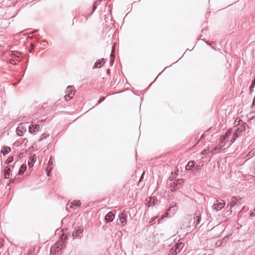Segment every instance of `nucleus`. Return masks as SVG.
Returning a JSON list of instances; mask_svg holds the SVG:
<instances>
[{
	"mask_svg": "<svg viewBox=\"0 0 255 255\" xmlns=\"http://www.w3.org/2000/svg\"><path fill=\"white\" fill-rule=\"evenodd\" d=\"M73 86H69L67 88L66 93L68 94L69 93H71V91H74V90L73 89Z\"/></svg>",
	"mask_w": 255,
	"mask_h": 255,
	"instance_id": "nucleus-27",
	"label": "nucleus"
},
{
	"mask_svg": "<svg viewBox=\"0 0 255 255\" xmlns=\"http://www.w3.org/2000/svg\"><path fill=\"white\" fill-rule=\"evenodd\" d=\"M84 228L82 227H78L75 228L73 232L72 236L73 239H81L83 236Z\"/></svg>",
	"mask_w": 255,
	"mask_h": 255,
	"instance_id": "nucleus-2",
	"label": "nucleus"
},
{
	"mask_svg": "<svg viewBox=\"0 0 255 255\" xmlns=\"http://www.w3.org/2000/svg\"><path fill=\"white\" fill-rule=\"evenodd\" d=\"M22 128V127H21L20 126H19L17 128H16V131H17V133H18L19 132H22L21 130L20 129V128Z\"/></svg>",
	"mask_w": 255,
	"mask_h": 255,
	"instance_id": "nucleus-34",
	"label": "nucleus"
},
{
	"mask_svg": "<svg viewBox=\"0 0 255 255\" xmlns=\"http://www.w3.org/2000/svg\"><path fill=\"white\" fill-rule=\"evenodd\" d=\"M111 58H113L115 57L114 54H113V51L112 52V53L111 54Z\"/></svg>",
	"mask_w": 255,
	"mask_h": 255,
	"instance_id": "nucleus-39",
	"label": "nucleus"
},
{
	"mask_svg": "<svg viewBox=\"0 0 255 255\" xmlns=\"http://www.w3.org/2000/svg\"><path fill=\"white\" fill-rule=\"evenodd\" d=\"M237 137H236V136H233L231 140V143H230V144L229 145V146H230L233 142H235V141L236 140V139H237Z\"/></svg>",
	"mask_w": 255,
	"mask_h": 255,
	"instance_id": "nucleus-31",
	"label": "nucleus"
},
{
	"mask_svg": "<svg viewBox=\"0 0 255 255\" xmlns=\"http://www.w3.org/2000/svg\"><path fill=\"white\" fill-rule=\"evenodd\" d=\"M246 124L244 123L242 124L239 127L237 128L236 129V131L234 133V136L236 137H238L242 134V132L244 131H245Z\"/></svg>",
	"mask_w": 255,
	"mask_h": 255,
	"instance_id": "nucleus-5",
	"label": "nucleus"
},
{
	"mask_svg": "<svg viewBox=\"0 0 255 255\" xmlns=\"http://www.w3.org/2000/svg\"><path fill=\"white\" fill-rule=\"evenodd\" d=\"M255 86V78L252 81V83L250 86V92L251 94L253 91Z\"/></svg>",
	"mask_w": 255,
	"mask_h": 255,
	"instance_id": "nucleus-20",
	"label": "nucleus"
},
{
	"mask_svg": "<svg viewBox=\"0 0 255 255\" xmlns=\"http://www.w3.org/2000/svg\"><path fill=\"white\" fill-rule=\"evenodd\" d=\"M10 171V168L6 166L4 170V178L5 179H7L9 178Z\"/></svg>",
	"mask_w": 255,
	"mask_h": 255,
	"instance_id": "nucleus-16",
	"label": "nucleus"
},
{
	"mask_svg": "<svg viewBox=\"0 0 255 255\" xmlns=\"http://www.w3.org/2000/svg\"><path fill=\"white\" fill-rule=\"evenodd\" d=\"M31 46H32V48H33L34 47V45L33 44H31Z\"/></svg>",
	"mask_w": 255,
	"mask_h": 255,
	"instance_id": "nucleus-45",
	"label": "nucleus"
},
{
	"mask_svg": "<svg viewBox=\"0 0 255 255\" xmlns=\"http://www.w3.org/2000/svg\"><path fill=\"white\" fill-rule=\"evenodd\" d=\"M11 151V149L8 146H3L1 148V153L3 155H5Z\"/></svg>",
	"mask_w": 255,
	"mask_h": 255,
	"instance_id": "nucleus-10",
	"label": "nucleus"
},
{
	"mask_svg": "<svg viewBox=\"0 0 255 255\" xmlns=\"http://www.w3.org/2000/svg\"><path fill=\"white\" fill-rule=\"evenodd\" d=\"M209 151L208 150H207V149H204V150H203L202 151L201 154H203V155H205V154H206L208 153H209Z\"/></svg>",
	"mask_w": 255,
	"mask_h": 255,
	"instance_id": "nucleus-33",
	"label": "nucleus"
},
{
	"mask_svg": "<svg viewBox=\"0 0 255 255\" xmlns=\"http://www.w3.org/2000/svg\"><path fill=\"white\" fill-rule=\"evenodd\" d=\"M97 3H98V1H96L95 4L93 5L92 11H91L92 13H93L97 8Z\"/></svg>",
	"mask_w": 255,
	"mask_h": 255,
	"instance_id": "nucleus-29",
	"label": "nucleus"
},
{
	"mask_svg": "<svg viewBox=\"0 0 255 255\" xmlns=\"http://www.w3.org/2000/svg\"><path fill=\"white\" fill-rule=\"evenodd\" d=\"M13 157H9L5 162V163L6 164H9V163L13 161Z\"/></svg>",
	"mask_w": 255,
	"mask_h": 255,
	"instance_id": "nucleus-26",
	"label": "nucleus"
},
{
	"mask_svg": "<svg viewBox=\"0 0 255 255\" xmlns=\"http://www.w3.org/2000/svg\"><path fill=\"white\" fill-rule=\"evenodd\" d=\"M105 99V97H102L100 98V99L99 100V101H98V103L97 104H100L101 102H102L103 101H104Z\"/></svg>",
	"mask_w": 255,
	"mask_h": 255,
	"instance_id": "nucleus-32",
	"label": "nucleus"
},
{
	"mask_svg": "<svg viewBox=\"0 0 255 255\" xmlns=\"http://www.w3.org/2000/svg\"><path fill=\"white\" fill-rule=\"evenodd\" d=\"M80 205H81V203H80V201L74 200L71 203V205H70V208H74V207H79Z\"/></svg>",
	"mask_w": 255,
	"mask_h": 255,
	"instance_id": "nucleus-15",
	"label": "nucleus"
},
{
	"mask_svg": "<svg viewBox=\"0 0 255 255\" xmlns=\"http://www.w3.org/2000/svg\"><path fill=\"white\" fill-rule=\"evenodd\" d=\"M127 213L126 211H123L122 213L120 214L119 219L123 226H125L127 224Z\"/></svg>",
	"mask_w": 255,
	"mask_h": 255,
	"instance_id": "nucleus-6",
	"label": "nucleus"
},
{
	"mask_svg": "<svg viewBox=\"0 0 255 255\" xmlns=\"http://www.w3.org/2000/svg\"><path fill=\"white\" fill-rule=\"evenodd\" d=\"M47 174L48 176H49V172H48Z\"/></svg>",
	"mask_w": 255,
	"mask_h": 255,
	"instance_id": "nucleus-44",
	"label": "nucleus"
},
{
	"mask_svg": "<svg viewBox=\"0 0 255 255\" xmlns=\"http://www.w3.org/2000/svg\"><path fill=\"white\" fill-rule=\"evenodd\" d=\"M157 202V200L154 199H152V198H150V200L148 202L149 206H154L155 205V202Z\"/></svg>",
	"mask_w": 255,
	"mask_h": 255,
	"instance_id": "nucleus-23",
	"label": "nucleus"
},
{
	"mask_svg": "<svg viewBox=\"0 0 255 255\" xmlns=\"http://www.w3.org/2000/svg\"><path fill=\"white\" fill-rule=\"evenodd\" d=\"M221 149H219L218 147L216 146L213 148L212 150L211 151L212 155L215 154L217 152H220Z\"/></svg>",
	"mask_w": 255,
	"mask_h": 255,
	"instance_id": "nucleus-22",
	"label": "nucleus"
},
{
	"mask_svg": "<svg viewBox=\"0 0 255 255\" xmlns=\"http://www.w3.org/2000/svg\"><path fill=\"white\" fill-rule=\"evenodd\" d=\"M225 140H226V139L225 138V137L221 135L220 138V139H219L220 144H219V146L218 147L219 149H221L222 147H223L225 146V145H226Z\"/></svg>",
	"mask_w": 255,
	"mask_h": 255,
	"instance_id": "nucleus-11",
	"label": "nucleus"
},
{
	"mask_svg": "<svg viewBox=\"0 0 255 255\" xmlns=\"http://www.w3.org/2000/svg\"><path fill=\"white\" fill-rule=\"evenodd\" d=\"M26 165L25 164H22L18 170V174L19 175L23 174L24 171L26 170Z\"/></svg>",
	"mask_w": 255,
	"mask_h": 255,
	"instance_id": "nucleus-13",
	"label": "nucleus"
},
{
	"mask_svg": "<svg viewBox=\"0 0 255 255\" xmlns=\"http://www.w3.org/2000/svg\"><path fill=\"white\" fill-rule=\"evenodd\" d=\"M255 215V213L254 212H252L251 214H250V217H254Z\"/></svg>",
	"mask_w": 255,
	"mask_h": 255,
	"instance_id": "nucleus-37",
	"label": "nucleus"
},
{
	"mask_svg": "<svg viewBox=\"0 0 255 255\" xmlns=\"http://www.w3.org/2000/svg\"><path fill=\"white\" fill-rule=\"evenodd\" d=\"M74 95V91H71V93H69L68 94H67L65 96H64V98L65 99L66 101H67L68 99H67V96H69V99H71L72 97H73V96Z\"/></svg>",
	"mask_w": 255,
	"mask_h": 255,
	"instance_id": "nucleus-24",
	"label": "nucleus"
},
{
	"mask_svg": "<svg viewBox=\"0 0 255 255\" xmlns=\"http://www.w3.org/2000/svg\"><path fill=\"white\" fill-rule=\"evenodd\" d=\"M232 132H233L232 128H230L227 131L225 134L223 135L222 136H224L225 137V138L227 140L229 138V136L230 135V134L232 133Z\"/></svg>",
	"mask_w": 255,
	"mask_h": 255,
	"instance_id": "nucleus-18",
	"label": "nucleus"
},
{
	"mask_svg": "<svg viewBox=\"0 0 255 255\" xmlns=\"http://www.w3.org/2000/svg\"><path fill=\"white\" fill-rule=\"evenodd\" d=\"M114 58H111V62H110L111 64H112L114 62Z\"/></svg>",
	"mask_w": 255,
	"mask_h": 255,
	"instance_id": "nucleus-40",
	"label": "nucleus"
},
{
	"mask_svg": "<svg viewBox=\"0 0 255 255\" xmlns=\"http://www.w3.org/2000/svg\"><path fill=\"white\" fill-rule=\"evenodd\" d=\"M103 62V64L102 65H103L105 63V59L104 58H102L101 59V61H100V60L97 61V62H96L95 63L94 67L95 68H100V67H101V62Z\"/></svg>",
	"mask_w": 255,
	"mask_h": 255,
	"instance_id": "nucleus-14",
	"label": "nucleus"
},
{
	"mask_svg": "<svg viewBox=\"0 0 255 255\" xmlns=\"http://www.w3.org/2000/svg\"><path fill=\"white\" fill-rule=\"evenodd\" d=\"M115 218V214L112 211L109 212L105 216V220L106 222H112Z\"/></svg>",
	"mask_w": 255,
	"mask_h": 255,
	"instance_id": "nucleus-8",
	"label": "nucleus"
},
{
	"mask_svg": "<svg viewBox=\"0 0 255 255\" xmlns=\"http://www.w3.org/2000/svg\"><path fill=\"white\" fill-rule=\"evenodd\" d=\"M42 45L44 46H46L48 45V42L47 41H45V40H44L42 41Z\"/></svg>",
	"mask_w": 255,
	"mask_h": 255,
	"instance_id": "nucleus-35",
	"label": "nucleus"
},
{
	"mask_svg": "<svg viewBox=\"0 0 255 255\" xmlns=\"http://www.w3.org/2000/svg\"><path fill=\"white\" fill-rule=\"evenodd\" d=\"M184 180L183 179H177L173 181L171 184L170 188L172 191H175L177 189H178L184 183Z\"/></svg>",
	"mask_w": 255,
	"mask_h": 255,
	"instance_id": "nucleus-3",
	"label": "nucleus"
},
{
	"mask_svg": "<svg viewBox=\"0 0 255 255\" xmlns=\"http://www.w3.org/2000/svg\"><path fill=\"white\" fill-rule=\"evenodd\" d=\"M144 173H145V172L143 171L142 172V173L141 174V176H140V178L139 179L138 183V184H137L138 186H139L140 183L141 182V181L142 180V179L143 178Z\"/></svg>",
	"mask_w": 255,
	"mask_h": 255,
	"instance_id": "nucleus-28",
	"label": "nucleus"
},
{
	"mask_svg": "<svg viewBox=\"0 0 255 255\" xmlns=\"http://www.w3.org/2000/svg\"><path fill=\"white\" fill-rule=\"evenodd\" d=\"M227 239H228V237L226 236L224 238L223 240L226 241Z\"/></svg>",
	"mask_w": 255,
	"mask_h": 255,
	"instance_id": "nucleus-41",
	"label": "nucleus"
},
{
	"mask_svg": "<svg viewBox=\"0 0 255 255\" xmlns=\"http://www.w3.org/2000/svg\"><path fill=\"white\" fill-rule=\"evenodd\" d=\"M36 158L35 157V155L32 157V159H31L30 161H28V164L30 167H33L34 165V163L35 162Z\"/></svg>",
	"mask_w": 255,
	"mask_h": 255,
	"instance_id": "nucleus-19",
	"label": "nucleus"
},
{
	"mask_svg": "<svg viewBox=\"0 0 255 255\" xmlns=\"http://www.w3.org/2000/svg\"><path fill=\"white\" fill-rule=\"evenodd\" d=\"M201 214L199 210L196 211L195 214H194V218L195 219H196V223H195V226H197L198 225H199L200 223L201 219Z\"/></svg>",
	"mask_w": 255,
	"mask_h": 255,
	"instance_id": "nucleus-7",
	"label": "nucleus"
},
{
	"mask_svg": "<svg viewBox=\"0 0 255 255\" xmlns=\"http://www.w3.org/2000/svg\"><path fill=\"white\" fill-rule=\"evenodd\" d=\"M253 114H255V116L252 117L251 118V120H253V119H254L255 118V111L253 112Z\"/></svg>",
	"mask_w": 255,
	"mask_h": 255,
	"instance_id": "nucleus-38",
	"label": "nucleus"
},
{
	"mask_svg": "<svg viewBox=\"0 0 255 255\" xmlns=\"http://www.w3.org/2000/svg\"><path fill=\"white\" fill-rule=\"evenodd\" d=\"M238 200H239L237 199V198H236L235 197H233L232 200L231 202L230 205L231 209L233 207H234L237 204V201Z\"/></svg>",
	"mask_w": 255,
	"mask_h": 255,
	"instance_id": "nucleus-17",
	"label": "nucleus"
},
{
	"mask_svg": "<svg viewBox=\"0 0 255 255\" xmlns=\"http://www.w3.org/2000/svg\"><path fill=\"white\" fill-rule=\"evenodd\" d=\"M102 0H98L97 1H98L97 4H99Z\"/></svg>",
	"mask_w": 255,
	"mask_h": 255,
	"instance_id": "nucleus-42",
	"label": "nucleus"
},
{
	"mask_svg": "<svg viewBox=\"0 0 255 255\" xmlns=\"http://www.w3.org/2000/svg\"><path fill=\"white\" fill-rule=\"evenodd\" d=\"M10 55L11 56H13L15 58V60L17 61H19L20 60L19 56L17 55L16 53H15L14 52L11 51Z\"/></svg>",
	"mask_w": 255,
	"mask_h": 255,
	"instance_id": "nucleus-21",
	"label": "nucleus"
},
{
	"mask_svg": "<svg viewBox=\"0 0 255 255\" xmlns=\"http://www.w3.org/2000/svg\"><path fill=\"white\" fill-rule=\"evenodd\" d=\"M227 212H229V213H230V214H231V213H232V210H229L227 211Z\"/></svg>",
	"mask_w": 255,
	"mask_h": 255,
	"instance_id": "nucleus-43",
	"label": "nucleus"
},
{
	"mask_svg": "<svg viewBox=\"0 0 255 255\" xmlns=\"http://www.w3.org/2000/svg\"><path fill=\"white\" fill-rule=\"evenodd\" d=\"M184 246V244L182 242L176 243L173 246L172 248L170 249L169 252L172 255H177L181 252Z\"/></svg>",
	"mask_w": 255,
	"mask_h": 255,
	"instance_id": "nucleus-1",
	"label": "nucleus"
},
{
	"mask_svg": "<svg viewBox=\"0 0 255 255\" xmlns=\"http://www.w3.org/2000/svg\"><path fill=\"white\" fill-rule=\"evenodd\" d=\"M195 168L197 170H199L201 168V166L200 165H196V166H195Z\"/></svg>",
	"mask_w": 255,
	"mask_h": 255,
	"instance_id": "nucleus-36",
	"label": "nucleus"
},
{
	"mask_svg": "<svg viewBox=\"0 0 255 255\" xmlns=\"http://www.w3.org/2000/svg\"><path fill=\"white\" fill-rule=\"evenodd\" d=\"M49 136V134L44 133L41 135V136L39 139V141H42L44 138H46V137Z\"/></svg>",
	"mask_w": 255,
	"mask_h": 255,
	"instance_id": "nucleus-25",
	"label": "nucleus"
},
{
	"mask_svg": "<svg viewBox=\"0 0 255 255\" xmlns=\"http://www.w3.org/2000/svg\"><path fill=\"white\" fill-rule=\"evenodd\" d=\"M177 204L176 203H174L173 202L171 204V206H170V208H169L168 210L169 211H170L171 210L172 208H174V207H177Z\"/></svg>",
	"mask_w": 255,
	"mask_h": 255,
	"instance_id": "nucleus-30",
	"label": "nucleus"
},
{
	"mask_svg": "<svg viewBox=\"0 0 255 255\" xmlns=\"http://www.w3.org/2000/svg\"><path fill=\"white\" fill-rule=\"evenodd\" d=\"M195 163L192 161H190L185 167L186 170H191L194 166Z\"/></svg>",
	"mask_w": 255,
	"mask_h": 255,
	"instance_id": "nucleus-12",
	"label": "nucleus"
},
{
	"mask_svg": "<svg viewBox=\"0 0 255 255\" xmlns=\"http://www.w3.org/2000/svg\"><path fill=\"white\" fill-rule=\"evenodd\" d=\"M40 126L38 125H30L29 126V132L34 133L39 130Z\"/></svg>",
	"mask_w": 255,
	"mask_h": 255,
	"instance_id": "nucleus-9",
	"label": "nucleus"
},
{
	"mask_svg": "<svg viewBox=\"0 0 255 255\" xmlns=\"http://www.w3.org/2000/svg\"><path fill=\"white\" fill-rule=\"evenodd\" d=\"M254 211L255 212V209L254 210Z\"/></svg>",
	"mask_w": 255,
	"mask_h": 255,
	"instance_id": "nucleus-46",
	"label": "nucleus"
},
{
	"mask_svg": "<svg viewBox=\"0 0 255 255\" xmlns=\"http://www.w3.org/2000/svg\"><path fill=\"white\" fill-rule=\"evenodd\" d=\"M225 205V201L224 200H220V201H219V200L217 199L216 200V202L214 203V204L212 206V209L214 210L218 211L222 209L223 208H224Z\"/></svg>",
	"mask_w": 255,
	"mask_h": 255,
	"instance_id": "nucleus-4",
	"label": "nucleus"
}]
</instances>
